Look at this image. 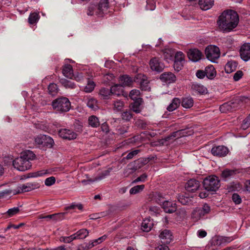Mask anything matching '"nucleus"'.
Segmentation results:
<instances>
[{"mask_svg": "<svg viewBox=\"0 0 250 250\" xmlns=\"http://www.w3.org/2000/svg\"><path fill=\"white\" fill-rule=\"evenodd\" d=\"M239 21V16L237 12L232 10H228L224 11L218 17L217 23L220 30L228 32L237 26Z\"/></svg>", "mask_w": 250, "mask_h": 250, "instance_id": "f257e3e1", "label": "nucleus"}, {"mask_svg": "<svg viewBox=\"0 0 250 250\" xmlns=\"http://www.w3.org/2000/svg\"><path fill=\"white\" fill-rule=\"evenodd\" d=\"M35 157L33 152L30 150L23 152L21 156L13 160V166L17 170L24 171L31 167V160H33Z\"/></svg>", "mask_w": 250, "mask_h": 250, "instance_id": "f03ea898", "label": "nucleus"}, {"mask_svg": "<svg viewBox=\"0 0 250 250\" xmlns=\"http://www.w3.org/2000/svg\"><path fill=\"white\" fill-rule=\"evenodd\" d=\"M250 99L246 97H237L231 101L224 104L220 107L222 112L231 111L238 107L239 104H250Z\"/></svg>", "mask_w": 250, "mask_h": 250, "instance_id": "7ed1b4c3", "label": "nucleus"}, {"mask_svg": "<svg viewBox=\"0 0 250 250\" xmlns=\"http://www.w3.org/2000/svg\"><path fill=\"white\" fill-rule=\"evenodd\" d=\"M52 106L54 109L59 112H67L70 109V102L66 97L57 98L52 102Z\"/></svg>", "mask_w": 250, "mask_h": 250, "instance_id": "20e7f679", "label": "nucleus"}, {"mask_svg": "<svg viewBox=\"0 0 250 250\" xmlns=\"http://www.w3.org/2000/svg\"><path fill=\"white\" fill-rule=\"evenodd\" d=\"M205 189L208 191H216L220 187V181L215 176L206 178L203 182Z\"/></svg>", "mask_w": 250, "mask_h": 250, "instance_id": "39448f33", "label": "nucleus"}, {"mask_svg": "<svg viewBox=\"0 0 250 250\" xmlns=\"http://www.w3.org/2000/svg\"><path fill=\"white\" fill-rule=\"evenodd\" d=\"M205 54L208 59L214 62L220 57L219 48L215 45H209L205 49Z\"/></svg>", "mask_w": 250, "mask_h": 250, "instance_id": "423d86ee", "label": "nucleus"}, {"mask_svg": "<svg viewBox=\"0 0 250 250\" xmlns=\"http://www.w3.org/2000/svg\"><path fill=\"white\" fill-rule=\"evenodd\" d=\"M35 142L37 144L46 146L48 148L52 147L54 144L53 139L50 136L45 135H38L35 138Z\"/></svg>", "mask_w": 250, "mask_h": 250, "instance_id": "0eeeda50", "label": "nucleus"}, {"mask_svg": "<svg viewBox=\"0 0 250 250\" xmlns=\"http://www.w3.org/2000/svg\"><path fill=\"white\" fill-rule=\"evenodd\" d=\"M38 187V185L35 183H29L26 184L19 185L15 189L13 190V193L15 194L28 192Z\"/></svg>", "mask_w": 250, "mask_h": 250, "instance_id": "6e6552de", "label": "nucleus"}, {"mask_svg": "<svg viewBox=\"0 0 250 250\" xmlns=\"http://www.w3.org/2000/svg\"><path fill=\"white\" fill-rule=\"evenodd\" d=\"M134 81L140 83V87L142 90L147 91L150 89V87L148 84L149 81L146 76L138 74L135 77Z\"/></svg>", "mask_w": 250, "mask_h": 250, "instance_id": "1a4fd4ad", "label": "nucleus"}, {"mask_svg": "<svg viewBox=\"0 0 250 250\" xmlns=\"http://www.w3.org/2000/svg\"><path fill=\"white\" fill-rule=\"evenodd\" d=\"M98 6V17H103L109 8V0H100Z\"/></svg>", "mask_w": 250, "mask_h": 250, "instance_id": "9d476101", "label": "nucleus"}, {"mask_svg": "<svg viewBox=\"0 0 250 250\" xmlns=\"http://www.w3.org/2000/svg\"><path fill=\"white\" fill-rule=\"evenodd\" d=\"M211 153L218 157L225 156L229 152L228 148L224 146H215L212 148Z\"/></svg>", "mask_w": 250, "mask_h": 250, "instance_id": "9b49d317", "label": "nucleus"}, {"mask_svg": "<svg viewBox=\"0 0 250 250\" xmlns=\"http://www.w3.org/2000/svg\"><path fill=\"white\" fill-rule=\"evenodd\" d=\"M241 58L244 61L250 60V43H245L241 47L240 50Z\"/></svg>", "mask_w": 250, "mask_h": 250, "instance_id": "f8f14e48", "label": "nucleus"}, {"mask_svg": "<svg viewBox=\"0 0 250 250\" xmlns=\"http://www.w3.org/2000/svg\"><path fill=\"white\" fill-rule=\"evenodd\" d=\"M149 65L151 69L152 70L157 72H161L164 68V64L159 61V59L157 58H153L150 60Z\"/></svg>", "mask_w": 250, "mask_h": 250, "instance_id": "ddd939ff", "label": "nucleus"}, {"mask_svg": "<svg viewBox=\"0 0 250 250\" xmlns=\"http://www.w3.org/2000/svg\"><path fill=\"white\" fill-rule=\"evenodd\" d=\"M160 79L167 83H174L176 80L175 75L171 72H165L160 76Z\"/></svg>", "mask_w": 250, "mask_h": 250, "instance_id": "4468645a", "label": "nucleus"}, {"mask_svg": "<svg viewBox=\"0 0 250 250\" xmlns=\"http://www.w3.org/2000/svg\"><path fill=\"white\" fill-rule=\"evenodd\" d=\"M59 136L65 139L72 140L76 138L77 134L72 130L65 128L61 129L59 131Z\"/></svg>", "mask_w": 250, "mask_h": 250, "instance_id": "2eb2a0df", "label": "nucleus"}, {"mask_svg": "<svg viewBox=\"0 0 250 250\" xmlns=\"http://www.w3.org/2000/svg\"><path fill=\"white\" fill-rule=\"evenodd\" d=\"M66 214V212H62L59 213H55L53 214L48 215L46 216H43V215L41 214L38 216V219H46L47 220H52L55 221H58L63 219Z\"/></svg>", "mask_w": 250, "mask_h": 250, "instance_id": "dca6fc26", "label": "nucleus"}, {"mask_svg": "<svg viewBox=\"0 0 250 250\" xmlns=\"http://www.w3.org/2000/svg\"><path fill=\"white\" fill-rule=\"evenodd\" d=\"M159 237L162 243L164 244H169L172 240V233L170 230L167 229L162 230L159 235Z\"/></svg>", "mask_w": 250, "mask_h": 250, "instance_id": "f3484780", "label": "nucleus"}, {"mask_svg": "<svg viewBox=\"0 0 250 250\" xmlns=\"http://www.w3.org/2000/svg\"><path fill=\"white\" fill-rule=\"evenodd\" d=\"M200 186L199 181L192 179L188 181L185 186V188L188 191L194 192L199 188Z\"/></svg>", "mask_w": 250, "mask_h": 250, "instance_id": "a211bd4d", "label": "nucleus"}, {"mask_svg": "<svg viewBox=\"0 0 250 250\" xmlns=\"http://www.w3.org/2000/svg\"><path fill=\"white\" fill-rule=\"evenodd\" d=\"M161 206L166 213H173L175 212L177 209V206L176 203L167 200L164 202Z\"/></svg>", "mask_w": 250, "mask_h": 250, "instance_id": "6ab92c4d", "label": "nucleus"}, {"mask_svg": "<svg viewBox=\"0 0 250 250\" xmlns=\"http://www.w3.org/2000/svg\"><path fill=\"white\" fill-rule=\"evenodd\" d=\"M202 55V53L197 49H190L188 52V56L189 59L195 62L199 61Z\"/></svg>", "mask_w": 250, "mask_h": 250, "instance_id": "aec40b11", "label": "nucleus"}, {"mask_svg": "<svg viewBox=\"0 0 250 250\" xmlns=\"http://www.w3.org/2000/svg\"><path fill=\"white\" fill-rule=\"evenodd\" d=\"M191 89L193 93L196 94H205L208 92L207 88L204 86L195 83H192Z\"/></svg>", "mask_w": 250, "mask_h": 250, "instance_id": "412c9836", "label": "nucleus"}, {"mask_svg": "<svg viewBox=\"0 0 250 250\" xmlns=\"http://www.w3.org/2000/svg\"><path fill=\"white\" fill-rule=\"evenodd\" d=\"M144 165L143 160L142 159H138L129 163L127 166L134 173L136 170L141 168Z\"/></svg>", "mask_w": 250, "mask_h": 250, "instance_id": "4be33fe9", "label": "nucleus"}, {"mask_svg": "<svg viewBox=\"0 0 250 250\" xmlns=\"http://www.w3.org/2000/svg\"><path fill=\"white\" fill-rule=\"evenodd\" d=\"M185 131L184 130H180L173 132L170 135L165 138L166 141H170L174 140L175 138H179L185 135Z\"/></svg>", "mask_w": 250, "mask_h": 250, "instance_id": "5701e85b", "label": "nucleus"}, {"mask_svg": "<svg viewBox=\"0 0 250 250\" xmlns=\"http://www.w3.org/2000/svg\"><path fill=\"white\" fill-rule=\"evenodd\" d=\"M198 3L202 10H207L212 6L214 0H199Z\"/></svg>", "mask_w": 250, "mask_h": 250, "instance_id": "b1692460", "label": "nucleus"}, {"mask_svg": "<svg viewBox=\"0 0 250 250\" xmlns=\"http://www.w3.org/2000/svg\"><path fill=\"white\" fill-rule=\"evenodd\" d=\"M63 75L69 79H73L74 74L73 73L72 66L70 64H65L62 69Z\"/></svg>", "mask_w": 250, "mask_h": 250, "instance_id": "393cba45", "label": "nucleus"}, {"mask_svg": "<svg viewBox=\"0 0 250 250\" xmlns=\"http://www.w3.org/2000/svg\"><path fill=\"white\" fill-rule=\"evenodd\" d=\"M143 102L142 98H139L136 101H134L130 105L131 109L136 113H139L141 111L140 105Z\"/></svg>", "mask_w": 250, "mask_h": 250, "instance_id": "a878e982", "label": "nucleus"}, {"mask_svg": "<svg viewBox=\"0 0 250 250\" xmlns=\"http://www.w3.org/2000/svg\"><path fill=\"white\" fill-rule=\"evenodd\" d=\"M111 95L120 96L123 94V89L121 84H116L110 87Z\"/></svg>", "mask_w": 250, "mask_h": 250, "instance_id": "bb28decb", "label": "nucleus"}, {"mask_svg": "<svg viewBox=\"0 0 250 250\" xmlns=\"http://www.w3.org/2000/svg\"><path fill=\"white\" fill-rule=\"evenodd\" d=\"M98 6L97 4L94 3H90L87 8L86 14L88 16H92L96 15L98 16Z\"/></svg>", "mask_w": 250, "mask_h": 250, "instance_id": "cd10ccee", "label": "nucleus"}, {"mask_svg": "<svg viewBox=\"0 0 250 250\" xmlns=\"http://www.w3.org/2000/svg\"><path fill=\"white\" fill-rule=\"evenodd\" d=\"M119 81L122 86H130L133 83L132 78L127 75L120 77Z\"/></svg>", "mask_w": 250, "mask_h": 250, "instance_id": "c85d7f7f", "label": "nucleus"}, {"mask_svg": "<svg viewBox=\"0 0 250 250\" xmlns=\"http://www.w3.org/2000/svg\"><path fill=\"white\" fill-rule=\"evenodd\" d=\"M206 75L208 79H212L216 76V71L212 65H208L205 69Z\"/></svg>", "mask_w": 250, "mask_h": 250, "instance_id": "c756f323", "label": "nucleus"}, {"mask_svg": "<svg viewBox=\"0 0 250 250\" xmlns=\"http://www.w3.org/2000/svg\"><path fill=\"white\" fill-rule=\"evenodd\" d=\"M152 225V221L148 219H146L142 223V229L144 231L148 232L151 230Z\"/></svg>", "mask_w": 250, "mask_h": 250, "instance_id": "7c9ffc66", "label": "nucleus"}, {"mask_svg": "<svg viewBox=\"0 0 250 250\" xmlns=\"http://www.w3.org/2000/svg\"><path fill=\"white\" fill-rule=\"evenodd\" d=\"M110 89H109L106 88H102L99 92V94L102 99L106 100L109 98L110 96L111 95Z\"/></svg>", "mask_w": 250, "mask_h": 250, "instance_id": "2f4dec72", "label": "nucleus"}, {"mask_svg": "<svg viewBox=\"0 0 250 250\" xmlns=\"http://www.w3.org/2000/svg\"><path fill=\"white\" fill-rule=\"evenodd\" d=\"M205 215L201 210V208H196L194 209L192 213V217L195 221L199 220L201 217Z\"/></svg>", "mask_w": 250, "mask_h": 250, "instance_id": "473e14b6", "label": "nucleus"}, {"mask_svg": "<svg viewBox=\"0 0 250 250\" xmlns=\"http://www.w3.org/2000/svg\"><path fill=\"white\" fill-rule=\"evenodd\" d=\"M193 100L191 97H186L183 99L181 104L183 107L189 108L193 105Z\"/></svg>", "mask_w": 250, "mask_h": 250, "instance_id": "72a5a7b5", "label": "nucleus"}, {"mask_svg": "<svg viewBox=\"0 0 250 250\" xmlns=\"http://www.w3.org/2000/svg\"><path fill=\"white\" fill-rule=\"evenodd\" d=\"M237 67V63L235 62L230 61L228 62L225 65V69L227 73H230L235 71Z\"/></svg>", "mask_w": 250, "mask_h": 250, "instance_id": "f704fd0d", "label": "nucleus"}, {"mask_svg": "<svg viewBox=\"0 0 250 250\" xmlns=\"http://www.w3.org/2000/svg\"><path fill=\"white\" fill-rule=\"evenodd\" d=\"M180 103L179 99L174 98L170 104L167 106V110L169 111H172L175 110L179 106Z\"/></svg>", "mask_w": 250, "mask_h": 250, "instance_id": "c9c22d12", "label": "nucleus"}, {"mask_svg": "<svg viewBox=\"0 0 250 250\" xmlns=\"http://www.w3.org/2000/svg\"><path fill=\"white\" fill-rule=\"evenodd\" d=\"M113 109L115 112L121 111L124 107V103L121 100H116L113 102Z\"/></svg>", "mask_w": 250, "mask_h": 250, "instance_id": "e433bc0d", "label": "nucleus"}, {"mask_svg": "<svg viewBox=\"0 0 250 250\" xmlns=\"http://www.w3.org/2000/svg\"><path fill=\"white\" fill-rule=\"evenodd\" d=\"M236 174V170L233 169H226L222 172L221 176L223 178L226 180L234 176Z\"/></svg>", "mask_w": 250, "mask_h": 250, "instance_id": "4c0bfd02", "label": "nucleus"}, {"mask_svg": "<svg viewBox=\"0 0 250 250\" xmlns=\"http://www.w3.org/2000/svg\"><path fill=\"white\" fill-rule=\"evenodd\" d=\"M89 232L86 229H81L74 233V236L76 239H84L88 235Z\"/></svg>", "mask_w": 250, "mask_h": 250, "instance_id": "58836bf2", "label": "nucleus"}, {"mask_svg": "<svg viewBox=\"0 0 250 250\" xmlns=\"http://www.w3.org/2000/svg\"><path fill=\"white\" fill-rule=\"evenodd\" d=\"M88 124L93 127H97L100 125L99 119L95 116L92 115L88 118Z\"/></svg>", "mask_w": 250, "mask_h": 250, "instance_id": "ea45409f", "label": "nucleus"}, {"mask_svg": "<svg viewBox=\"0 0 250 250\" xmlns=\"http://www.w3.org/2000/svg\"><path fill=\"white\" fill-rule=\"evenodd\" d=\"M60 83L66 88H74L75 87V84L65 79L61 78L60 79Z\"/></svg>", "mask_w": 250, "mask_h": 250, "instance_id": "a19ab883", "label": "nucleus"}, {"mask_svg": "<svg viewBox=\"0 0 250 250\" xmlns=\"http://www.w3.org/2000/svg\"><path fill=\"white\" fill-rule=\"evenodd\" d=\"M87 105L93 110H96L98 108L97 100L93 98H88Z\"/></svg>", "mask_w": 250, "mask_h": 250, "instance_id": "79ce46f5", "label": "nucleus"}, {"mask_svg": "<svg viewBox=\"0 0 250 250\" xmlns=\"http://www.w3.org/2000/svg\"><path fill=\"white\" fill-rule=\"evenodd\" d=\"M87 85L84 87V91L86 93H89L94 90L95 84L93 81L90 80L89 79H87Z\"/></svg>", "mask_w": 250, "mask_h": 250, "instance_id": "37998d69", "label": "nucleus"}, {"mask_svg": "<svg viewBox=\"0 0 250 250\" xmlns=\"http://www.w3.org/2000/svg\"><path fill=\"white\" fill-rule=\"evenodd\" d=\"M48 89L49 93L52 96L56 95L59 91L57 85L54 83H51L49 85Z\"/></svg>", "mask_w": 250, "mask_h": 250, "instance_id": "c03bdc74", "label": "nucleus"}, {"mask_svg": "<svg viewBox=\"0 0 250 250\" xmlns=\"http://www.w3.org/2000/svg\"><path fill=\"white\" fill-rule=\"evenodd\" d=\"M40 19L39 13L34 12L31 13L28 18V22L30 24H34L36 23Z\"/></svg>", "mask_w": 250, "mask_h": 250, "instance_id": "a18cd8bd", "label": "nucleus"}, {"mask_svg": "<svg viewBox=\"0 0 250 250\" xmlns=\"http://www.w3.org/2000/svg\"><path fill=\"white\" fill-rule=\"evenodd\" d=\"M214 241H215L214 244L220 246L226 243L229 242L230 240L229 238L226 237H216L214 238Z\"/></svg>", "mask_w": 250, "mask_h": 250, "instance_id": "49530a36", "label": "nucleus"}, {"mask_svg": "<svg viewBox=\"0 0 250 250\" xmlns=\"http://www.w3.org/2000/svg\"><path fill=\"white\" fill-rule=\"evenodd\" d=\"M165 59L167 61L169 62L170 60H172L174 52L171 49H167L164 53Z\"/></svg>", "mask_w": 250, "mask_h": 250, "instance_id": "de8ad7c7", "label": "nucleus"}, {"mask_svg": "<svg viewBox=\"0 0 250 250\" xmlns=\"http://www.w3.org/2000/svg\"><path fill=\"white\" fill-rule=\"evenodd\" d=\"M144 188V185L136 186L130 189L129 193L131 194H136L142 191Z\"/></svg>", "mask_w": 250, "mask_h": 250, "instance_id": "09e8293b", "label": "nucleus"}, {"mask_svg": "<svg viewBox=\"0 0 250 250\" xmlns=\"http://www.w3.org/2000/svg\"><path fill=\"white\" fill-rule=\"evenodd\" d=\"M133 117L131 111L125 110L122 113V118L125 121H128Z\"/></svg>", "mask_w": 250, "mask_h": 250, "instance_id": "8fccbe9b", "label": "nucleus"}, {"mask_svg": "<svg viewBox=\"0 0 250 250\" xmlns=\"http://www.w3.org/2000/svg\"><path fill=\"white\" fill-rule=\"evenodd\" d=\"M140 95V92L139 90L133 89L130 92L129 97L132 100L136 101L139 99Z\"/></svg>", "mask_w": 250, "mask_h": 250, "instance_id": "3c124183", "label": "nucleus"}, {"mask_svg": "<svg viewBox=\"0 0 250 250\" xmlns=\"http://www.w3.org/2000/svg\"><path fill=\"white\" fill-rule=\"evenodd\" d=\"M154 199L158 204H159L161 206L165 202L166 200H164V197L163 195L159 192H156L154 195Z\"/></svg>", "mask_w": 250, "mask_h": 250, "instance_id": "603ef678", "label": "nucleus"}, {"mask_svg": "<svg viewBox=\"0 0 250 250\" xmlns=\"http://www.w3.org/2000/svg\"><path fill=\"white\" fill-rule=\"evenodd\" d=\"M110 169H107L103 171L98 176L96 177L93 181L101 180L104 178L106 176H108L110 172Z\"/></svg>", "mask_w": 250, "mask_h": 250, "instance_id": "864d4df0", "label": "nucleus"}, {"mask_svg": "<svg viewBox=\"0 0 250 250\" xmlns=\"http://www.w3.org/2000/svg\"><path fill=\"white\" fill-rule=\"evenodd\" d=\"M174 61L183 62L184 61V55L181 52H178L174 55Z\"/></svg>", "mask_w": 250, "mask_h": 250, "instance_id": "5fc2aeb1", "label": "nucleus"}, {"mask_svg": "<svg viewBox=\"0 0 250 250\" xmlns=\"http://www.w3.org/2000/svg\"><path fill=\"white\" fill-rule=\"evenodd\" d=\"M76 208H78L80 210H82L83 208V206L82 204H76L75 203H73L71 204L70 206L66 207L65 208V210H68V209H73Z\"/></svg>", "mask_w": 250, "mask_h": 250, "instance_id": "6e6d98bb", "label": "nucleus"}, {"mask_svg": "<svg viewBox=\"0 0 250 250\" xmlns=\"http://www.w3.org/2000/svg\"><path fill=\"white\" fill-rule=\"evenodd\" d=\"M20 211V208L19 207H14L13 208H10L7 211V214L9 217H11Z\"/></svg>", "mask_w": 250, "mask_h": 250, "instance_id": "4d7b16f0", "label": "nucleus"}, {"mask_svg": "<svg viewBox=\"0 0 250 250\" xmlns=\"http://www.w3.org/2000/svg\"><path fill=\"white\" fill-rule=\"evenodd\" d=\"M74 239H76V237L74 236V234L70 236L61 237L60 238V241L64 243H70Z\"/></svg>", "mask_w": 250, "mask_h": 250, "instance_id": "13d9d810", "label": "nucleus"}, {"mask_svg": "<svg viewBox=\"0 0 250 250\" xmlns=\"http://www.w3.org/2000/svg\"><path fill=\"white\" fill-rule=\"evenodd\" d=\"M250 126V114L243 121L242 124V127L243 129H246Z\"/></svg>", "mask_w": 250, "mask_h": 250, "instance_id": "bf43d9fd", "label": "nucleus"}, {"mask_svg": "<svg viewBox=\"0 0 250 250\" xmlns=\"http://www.w3.org/2000/svg\"><path fill=\"white\" fill-rule=\"evenodd\" d=\"M128 126H122L117 129V133L120 135H124L125 133L128 132Z\"/></svg>", "mask_w": 250, "mask_h": 250, "instance_id": "052dcab7", "label": "nucleus"}, {"mask_svg": "<svg viewBox=\"0 0 250 250\" xmlns=\"http://www.w3.org/2000/svg\"><path fill=\"white\" fill-rule=\"evenodd\" d=\"M178 200L180 203L183 205H186L188 203L189 199L183 195H179L178 197Z\"/></svg>", "mask_w": 250, "mask_h": 250, "instance_id": "680f3d73", "label": "nucleus"}, {"mask_svg": "<svg viewBox=\"0 0 250 250\" xmlns=\"http://www.w3.org/2000/svg\"><path fill=\"white\" fill-rule=\"evenodd\" d=\"M94 247H95V244H94V242H92V241H91L88 243L83 244L82 246V248L83 250H88Z\"/></svg>", "mask_w": 250, "mask_h": 250, "instance_id": "e2e57ef3", "label": "nucleus"}, {"mask_svg": "<svg viewBox=\"0 0 250 250\" xmlns=\"http://www.w3.org/2000/svg\"><path fill=\"white\" fill-rule=\"evenodd\" d=\"M56 181V179L54 177L52 176L47 178L45 180V185L47 186H51L53 185Z\"/></svg>", "mask_w": 250, "mask_h": 250, "instance_id": "0e129e2a", "label": "nucleus"}, {"mask_svg": "<svg viewBox=\"0 0 250 250\" xmlns=\"http://www.w3.org/2000/svg\"><path fill=\"white\" fill-rule=\"evenodd\" d=\"M232 200L235 204H239L242 201L240 196L237 193L233 194Z\"/></svg>", "mask_w": 250, "mask_h": 250, "instance_id": "69168bd1", "label": "nucleus"}, {"mask_svg": "<svg viewBox=\"0 0 250 250\" xmlns=\"http://www.w3.org/2000/svg\"><path fill=\"white\" fill-rule=\"evenodd\" d=\"M140 150L139 149H136L132 151L129 152L126 156L125 158L127 160L132 159L135 156L138 154L140 152Z\"/></svg>", "mask_w": 250, "mask_h": 250, "instance_id": "338daca9", "label": "nucleus"}, {"mask_svg": "<svg viewBox=\"0 0 250 250\" xmlns=\"http://www.w3.org/2000/svg\"><path fill=\"white\" fill-rule=\"evenodd\" d=\"M243 72L241 70L237 71L233 75V79L235 81H239L243 76Z\"/></svg>", "mask_w": 250, "mask_h": 250, "instance_id": "774afa93", "label": "nucleus"}]
</instances>
